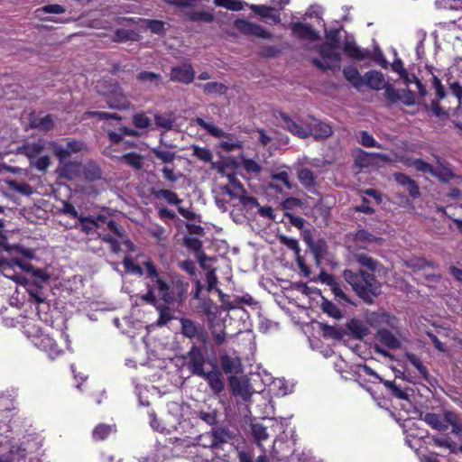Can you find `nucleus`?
<instances>
[{
    "mask_svg": "<svg viewBox=\"0 0 462 462\" xmlns=\"http://www.w3.org/2000/svg\"><path fill=\"white\" fill-rule=\"evenodd\" d=\"M326 42L317 47L321 59H313L312 63L323 71L334 70L340 68L341 53L340 50L349 57L363 60L369 57V51L362 50L354 41H350L348 35L345 40H341L340 31H325Z\"/></svg>",
    "mask_w": 462,
    "mask_h": 462,
    "instance_id": "obj_1",
    "label": "nucleus"
},
{
    "mask_svg": "<svg viewBox=\"0 0 462 462\" xmlns=\"http://www.w3.org/2000/svg\"><path fill=\"white\" fill-rule=\"evenodd\" d=\"M342 276L356 295L365 304L373 305L382 293V283L374 273L363 269L344 270Z\"/></svg>",
    "mask_w": 462,
    "mask_h": 462,
    "instance_id": "obj_2",
    "label": "nucleus"
},
{
    "mask_svg": "<svg viewBox=\"0 0 462 462\" xmlns=\"http://www.w3.org/2000/svg\"><path fill=\"white\" fill-rule=\"evenodd\" d=\"M291 0H270L267 5H251V18H254L269 26L280 25L284 29H290L292 23L291 12H286V5Z\"/></svg>",
    "mask_w": 462,
    "mask_h": 462,
    "instance_id": "obj_3",
    "label": "nucleus"
},
{
    "mask_svg": "<svg viewBox=\"0 0 462 462\" xmlns=\"http://www.w3.org/2000/svg\"><path fill=\"white\" fill-rule=\"evenodd\" d=\"M96 88L105 97L109 108L125 110L129 107V101L116 80L104 78L97 82Z\"/></svg>",
    "mask_w": 462,
    "mask_h": 462,
    "instance_id": "obj_4",
    "label": "nucleus"
},
{
    "mask_svg": "<svg viewBox=\"0 0 462 462\" xmlns=\"http://www.w3.org/2000/svg\"><path fill=\"white\" fill-rule=\"evenodd\" d=\"M323 14L324 8L319 5H310L300 16L291 13L292 23H290V29H315L316 27L327 29Z\"/></svg>",
    "mask_w": 462,
    "mask_h": 462,
    "instance_id": "obj_5",
    "label": "nucleus"
},
{
    "mask_svg": "<svg viewBox=\"0 0 462 462\" xmlns=\"http://www.w3.org/2000/svg\"><path fill=\"white\" fill-rule=\"evenodd\" d=\"M200 439H209V444H201L204 448H208L212 450L222 448L224 444L228 443L235 438V434L227 427L220 426L215 427L211 431L208 432L204 436H200Z\"/></svg>",
    "mask_w": 462,
    "mask_h": 462,
    "instance_id": "obj_6",
    "label": "nucleus"
},
{
    "mask_svg": "<svg viewBox=\"0 0 462 462\" xmlns=\"http://www.w3.org/2000/svg\"><path fill=\"white\" fill-rule=\"evenodd\" d=\"M180 322L181 326V333L184 337L189 339L197 338L201 343H207L208 336L202 324L196 323L186 318H181Z\"/></svg>",
    "mask_w": 462,
    "mask_h": 462,
    "instance_id": "obj_7",
    "label": "nucleus"
},
{
    "mask_svg": "<svg viewBox=\"0 0 462 462\" xmlns=\"http://www.w3.org/2000/svg\"><path fill=\"white\" fill-rule=\"evenodd\" d=\"M186 358L189 359L187 365L192 374L199 376L205 371L206 356L202 349L197 345L193 344L191 346L186 355Z\"/></svg>",
    "mask_w": 462,
    "mask_h": 462,
    "instance_id": "obj_8",
    "label": "nucleus"
},
{
    "mask_svg": "<svg viewBox=\"0 0 462 462\" xmlns=\"http://www.w3.org/2000/svg\"><path fill=\"white\" fill-rule=\"evenodd\" d=\"M219 362L222 371L226 374L235 376L243 373V365L241 358L236 354L228 355L226 350L220 351Z\"/></svg>",
    "mask_w": 462,
    "mask_h": 462,
    "instance_id": "obj_9",
    "label": "nucleus"
},
{
    "mask_svg": "<svg viewBox=\"0 0 462 462\" xmlns=\"http://www.w3.org/2000/svg\"><path fill=\"white\" fill-rule=\"evenodd\" d=\"M308 134L309 137L312 136L315 140H325L332 135V127L324 122L319 121L314 116H308Z\"/></svg>",
    "mask_w": 462,
    "mask_h": 462,
    "instance_id": "obj_10",
    "label": "nucleus"
},
{
    "mask_svg": "<svg viewBox=\"0 0 462 462\" xmlns=\"http://www.w3.org/2000/svg\"><path fill=\"white\" fill-rule=\"evenodd\" d=\"M199 376L207 381L211 392L214 394L219 395L221 393L224 392L225 383L223 380L222 373L220 370L217 369L216 364L213 365V370L209 372L204 371Z\"/></svg>",
    "mask_w": 462,
    "mask_h": 462,
    "instance_id": "obj_11",
    "label": "nucleus"
},
{
    "mask_svg": "<svg viewBox=\"0 0 462 462\" xmlns=\"http://www.w3.org/2000/svg\"><path fill=\"white\" fill-rule=\"evenodd\" d=\"M279 115L282 120V126L284 129L299 138L305 139L309 137L308 121L299 124L283 112H280Z\"/></svg>",
    "mask_w": 462,
    "mask_h": 462,
    "instance_id": "obj_12",
    "label": "nucleus"
},
{
    "mask_svg": "<svg viewBox=\"0 0 462 462\" xmlns=\"http://www.w3.org/2000/svg\"><path fill=\"white\" fill-rule=\"evenodd\" d=\"M170 77L172 81L189 84L194 79L195 72L190 64H182L172 67Z\"/></svg>",
    "mask_w": 462,
    "mask_h": 462,
    "instance_id": "obj_13",
    "label": "nucleus"
},
{
    "mask_svg": "<svg viewBox=\"0 0 462 462\" xmlns=\"http://www.w3.org/2000/svg\"><path fill=\"white\" fill-rule=\"evenodd\" d=\"M171 292L173 293L174 303H182L188 293L189 282H185L183 277L175 275L171 279Z\"/></svg>",
    "mask_w": 462,
    "mask_h": 462,
    "instance_id": "obj_14",
    "label": "nucleus"
},
{
    "mask_svg": "<svg viewBox=\"0 0 462 462\" xmlns=\"http://www.w3.org/2000/svg\"><path fill=\"white\" fill-rule=\"evenodd\" d=\"M393 178L399 185L405 188L412 199H417L420 196L419 185L408 175L402 172H396L393 174Z\"/></svg>",
    "mask_w": 462,
    "mask_h": 462,
    "instance_id": "obj_15",
    "label": "nucleus"
},
{
    "mask_svg": "<svg viewBox=\"0 0 462 462\" xmlns=\"http://www.w3.org/2000/svg\"><path fill=\"white\" fill-rule=\"evenodd\" d=\"M136 80L148 89H153L162 84V77L159 73L143 70L136 75Z\"/></svg>",
    "mask_w": 462,
    "mask_h": 462,
    "instance_id": "obj_16",
    "label": "nucleus"
},
{
    "mask_svg": "<svg viewBox=\"0 0 462 462\" xmlns=\"http://www.w3.org/2000/svg\"><path fill=\"white\" fill-rule=\"evenodd\" d=\"M80 164L76 162H64L59 164L57 171L59 175L67 180H73L79 176Z\"/></svg>",
    "mask_w": 462,
    "mask_h": 462,
    "instance_id": "obj_17",
    "label": "nucleus"
},
{
    "mask_svg": "<svg viewBox=\"0 0 462 462\" xmlns=\"http://www.w3.org/2000/svg\"><path fill=\"white\" fill-rule=\"evenodd\" d=\"M346 328L354 338L362 339L369 334L368 328L363 321L352 319L346 323Z\"/></svg>",
    "mask_w": 462,
    "mask_h": 462,
    "instance_id": "obj_18",
    "label": "nucleus"
},
{
    "mask_svg": "<svg viewBox=\"0 0 462 462\" xmlns=\"http://www.w3.org/2000/svg\"><path fill=\"white\" fill-rule=\"evenodd\" d=\"M354 258L359 265L366 268L372 273L379 272L380 267H382V264L377 260L365 253L355 254Z\"/></svg>",
    "mask_w": 462,
    "mask_h": 462,
    "instance_id": "obj_19",
    "label": "nucleus"
},
{
    "mask_svg": "<svg viewBox=\"0 0 462 462\" xmlns=\"http://www.w3.org/2000/svg\"><path fill=\"white\" fill-rule=\"evenodd\" d=\"M308 247L314 256L315 263L319 265L328 252L327 242L323 238H319L314 240Z\"/></svg>",
    "mask_w": 462,
    "mask_h": 462,
    "instance_id": "obj_20",
    "label": "nucleus"
},
{
    "mask_svg": "<svg viewBox=\"0 0 462 462\" xmlns=\"http://www.w3.org/2000/svg\"><path fill=\"white\" fill-rule=\"evenodd\" d=\"M154 283L161 294L162 300L167 305L173 304L174 298L172 296L173 293L171 292V285L162 277L155 280Z\"/></svg>",
    "mask_w": 462,
    "mask_h": 462,
    "instance_id": "obj_21",
    "label": "nucleus"
},
{
    "mask_svg": "<svg viewBox=\"0 0 462 462\" xmlns=\"http://www.w3.org/2000/svg\"><path fill=\"white\" fill-rule=\"evenodd\" d=\"M376 337L390 349H398L401 347V342L388 329L380 328L376 333Z\"/></svg>",
    "mask_w": 462,
    "mask_h": 462,
    "instance_id": "obj_22",
    "label": "nucleus"
},
{
    "mask_svg": "<svg viewBox=\"0 0 462 462\" xmlns=\"http://www.w3.org/2000/svg\"><path fill=\"white\" fill-rule=\"evenodd\" d=\"M229 383L234 395L241 396L245 401L251 397L248 385L242 383L236 376H230Z\"/></svg>",
    "mask_w": 462,
    "mask_h": 462,
    "instance_id": "obj_23",
    "label": "nucleus"
},
{
    "mask_svg": "<svg viewBox=\"0 0 462 462\" xmlns=\"http://www.w3.org/2000/svg\"><path fill=\"white\" fill-rule=\"evenodd\" d=\"M150 192L155 199H163L171 205H179L182 202V200L179 199L177 193L170 189H158L156 188H152Z\"/></svg>",
    "mask_w": 462,
    "mask_h": 462,
    "instance_id": "obj_24",
    "label": "nucleus"
},
{
    "mask_svg": "<svg viewBox=\"0 0 462 462\" xmlns=\"http://www.w3.org/2000/svg\"><path fill=\"white\" fill-rule=\"evenodd\" d=\"M365 79L366 85L375 90H380L384 87V77L382 72L371 70L365 73Z\"/></svg>",
    "mask_w": 462,
    "mask_h": 462,
    "instance_id": "obj_25",
    "label": "nucleus"
},
{
    "mask_svg": "<svg viewBox=\"0 0 462 462\" xmlns=\"http://www.w3.org/2000/svg\"><path fill=\"white\" fill-rule=\"evenodd\" d=\"M319 327L325 338L340 340L346 335L344 329L337 326H330L326 323L319 322Z\"/></svg>",
    "mask_w": 462,
    "mask_h": 462,
    "instance_id": "obj_26",
    "label": "nucleus"
},
{
    "mask_svg": "<svg viewBox=\"0 0 462 462\" xmlns=\"http://www.w3.org/2000/svg\"><path fill=\"white\" fill-rule=\"evenodd\" d=\"M175 116L173 113L169 114H156L154 116V122L157 128H162L164 131L173 129L175 125Z\"/></svg>",
    "mask_w": 462,
    "mask_h": 462,
    "instance_id": "obj_27",
    "label": "nucleus"
},
{
    "mask_svg": "<svg viewBox=\"0 0 462 462\" xmlns=\"http://www.w3.org/2000/svg\"><path fill=\"white\" fill-rule=\"evenodd\" d=\"M355 163L360 168H367L376 165L377 162L374 160V152L358 150L355 156Z\"/></svg>",
    "mask_w": 462,
    "mask_h": 462,
    "instance_id": "obj_28",
    "label": "nucleus"
},
{
    "mask_svg": "<svg viewBox=\"0 0 462 462\" xmlns=\"http://www.w3.org/2000/svg\"><path fill=\"white\" fill-rule=\"evenodd\" d=\"M116 431V426L115 424L100 423L93 430L92 438L97 441L104 440Z\"/></svg>",
    "mask_w": 462,
    "mask_h": 462,
    "instance_id": "obj_29",
    "label": "nucleus"
},
{
    "mask_svg": "<svg viewBox=\"0 0 462 462\" xmlns=\"http://www.w3.org/2000/svg\"><path fill=\"white\" fill-rule=\"evenodd\" d=\"M344 77L355 88H359L364 85V79L361 77L357 69L354 66H347L343 69Z\"/></svg>",
    "mask_w": 462,
    "mask_h": 462,
    "instance_id": "obj_30",
    "label": "nucleus"
},
{
    "mask_svg": "<svg viewBox=\"0 0 462 462\" xmlns=\"http://www.w3.org/2000/svg\"><path fill=\"white\" fill-rule=\"evenodd\" d=\"M420 420H424L431 428L438 430H446V421L442 420L441 415L432 412H427L424 415L420 414Z\"/></svg>",
    "mask_w": 462,
    "mask_h": 462,
    "instance_id": "obj_31",
    "label": "nucleus"
},
{
    "mask_svg": "<svg viewBox=\"0 0 462 462\" xmlns=\"http://www.w3.org/2000/svg\"><path fill=\"white\" fill-rule=\"evenodd\" d=\"M198 88H200L206 95H225L227 91V87L219 82H208L205 84H196Z\"/></svg>",
    "mask_w": 462,
    "mask_h": 462,
    "instance_id": "obj_32",
    "label": "nucleus"
},
{
    "mask_svg": "<svg viewBox=\"0 0 462 462\" xmlns=\"http://www.w3.org/2000/svg\"><path fill=\"white\" fill-rule=\"evenodd\" d=\"M31 127L42 130L50 131L53 128V118L51 115H46L42 117H36L31 120Z\"/></svg>",
    "mask_w": 462,
    "mask_h": 462,
    "instance_id": "obj_33",
    "label": "nucleus"
},
{
    "mask_svg": "<svg viewBox=\"0 0 462 462\" xmlns=\"http://www.w3.org/2000/svg\"><path fill=\"white\" fill-rule=\"evenodd\" d=\"M188 17L192 22L211 23L214 20V14L208 10H193L188 13Z\"/></svg>",
    "mask_w": 462,
    "mask_h": 462,
    "instance_id": "obj_34",
    "label": "nucleus"
},
{
    "mask_svg": "<svg viewBox=\"0 0 462 462\" xmlns=\"http://www.w3.org/2000/svg\"><path fill=\"white\" fill-rule=\"evenodd\" d=\"M120 161L134 168V170H141L143 165V158L141 154L136 152H129L121 156Z\"/></svg>",
    "mask_w": 462,
    "mask_h": 462,
    "instance_id": "obj_35",
    "label": "nucleus"
},
{
    "mask_svg": "<svg viewBox=\"0 0 462 462\" xmlns=\"http://www.w3.org/2000/svg\"><path fill=\"white\" fill-rule=\"evenodd\" d=\"M84 177L89 181H95L102 179V171L95 162H88L84 167Z\"/></svg>",
    "mask_w": 462,
    "mask_h": 462,
    "instance_id": "obj_36",
    "label": "nucleus"
},
{
    "mask_svg": "<svg viewBox=\"0 0 462 462\" xmlns=\"http://www.w3.org/2000/svg\"><path fill=\"white\" fill-rule=\"evenodd\" d=\"M194 122L197 125L200 126L202 129L207 131L210 135L214 137L220 138L226 135V133L222 129L215 126L212 124L207 123L204 119L200 117L195 118Z\"/></svg>",
    "mask_w": 462,
    "mask_h": 462,
    "instance_id": "obj_37",
    "label": "nucleus"
},
{
    "mask_svg": "<svg viewBox=\"0 0 462 462\" xmlns=\"http://www.w3.org/2000/svg\"><path fill=\"white\" fill-rule=\"evenodd\" d=\"M320 308L323 310V312H325L333 319H340L343 317L342 311L339 310V308L332 301L327 299H323L320 304Z\"/></svg>",
    "mask_w": 462,
    "mask_h": 462,
    "instance_id": "obj_38",
    "label": "nucleus"
},
{
    "mask_svg": "<svg viewBox=\"0 0 462 462\" xmlns=\"http://www.w3.org/2000/svg\"><path fill=\"white\" fill-rule=\"evenodd\" d=\"M196 417L203 420L210 426L217 423L218 411L216 409H208V411H198L195 412Z\"/></svg>",
    "mask_w": 462,
    "mask_h": 462,
    "instance_id": "obj_39",
    "label": "nucleus"
},
{
    "mask_svg": "<svg viewBox=\"0 0 462 462\" xmlns=\"http://www.w3.org/2000/svg\"><path fill=\"white\" fill-rule=\"evenodd\" d=\"M139 31H114L113 41L116 42H125L128 41H138Z\"/></svg>",
    "mask_w": 462,
    "mask_h": 462,
    "instance_id": "obj_40",
    "label": "nucleus"
},
{
    "mask_svg": "<svg viewBox=\"0 0 462 462\" xmlns=\"http://www.w3.org/2000/svg\"><path fill=\"white\" fill-rule=\"evenodd\" d=\"M192 156L197 157L199 160L210 162L213 159L212 152L207 147H200L199 145H191Z\"/></svg>",
    "mask_w": 462,
    "mask_h": 462,
    "instance_id": "obj_41",
    "label": "nucleus"
},
{
    "mask_svg": "<svg viewBox=\"0 0 462 462\" xmlns=\"http://www.w3.org/2000/svg\"><path fill=\"white\" fill-rule=\"evenodd\" d=\"M183 245L189 250L195 253V255L198 256L200 253H204L202 250V242L192 236H185L183 237Z\"/></svg>",
    "mask_w": 462,
    "mask_h": 462,
    "instance_id": "obj_42",
    "label": "nucleus"
},
{
    "mask_svg": "<svg viewBox=\"0 0 462 462\" xmlns=\"http://www.w3.org/2000/svg\"><path fill=\"white\" fill-rule=\"evenodd\" d=\"M23 149L24 154L28 157L29 161H32L40 156V154L43 152L44 144L41 142L32 143L26 144Z\"/></svg>",
    "mask_w": 462,
    "mask_h": 462,
    "instance_id": "obj_43",
    "label": "nucleus"
},
{
    "mask_svg": "<svg viewBox=\"0 0 462 462\" xmlns=\"http://www.w3.org/2000/svg\"><path fill=\"white\" fill-rule=\"evenodd\" d=\"M298 178L300 183L305 187H313L316 184L314 173L308 168L300 169L298 171Z\"/></svg>",
    "mask_w": 462,
    "mask_h": 462,
    "instance_id": "obj_44",
    "label": "nucleus"
},
{
    "mask_svg": "<svg viewBox=\"0 0 462 462\" xmlns=\"http://www.w3.org/2000/svg\"><path fill=\"white\" fill-rule=\"evenodd\" d=\"M404 356L414 367H416L423 378H429V373L426 366L423 365L420 359L415 354L407 352L405 353Z\"/></svg>",
    "mask_w": 462,
    "mask_h": 462,
    "instance_id": "obj_45",
    "label": "nucleus"
},
{
    "mask_svg": "<svg viewBox=\"0 0 462 462\" xmlns=\"http://www.w3.org/2000/svg\"><path fill=\"white\" fill-rule=\"evenodd\" d=\"M433 177H436L442 182H448L450 180L454 179L456 175L444 166H440L439 168L433 167V171L431 174Z\"/></svg>",
    "mask_w": 462,
    "mask_h": 462,
    "instance_id": "obj_46",
    "label": "nucleus"
},
{
    "mask_svg": "<svg viewBox=\"0 0 462 462\" xmlns=\"http://www.w3.org/2000/svg\"><path fill=\"white\" fill-rule=\"evenodd\" d=\"M78 220L80 222V231L88 235L93 230L98 228V225L94 221L93 216H80Z\"/></svg>",
    "mask_w": 462,
    "mask_h": 462,
    "instance_id": "obj_47",
    "label": "nucleus"
},
{
    "mask_svg": "<svg viewBox=\"0 0 462 462\" xmlns=\"http://www.w3.org/2000/svg\"><path fill=\"white\" fill-rule=\"evenodd\" d=\"M156 310L159 311L156 326L161 328L165 326L172 319V316L170 308L166 305L159 304V306H156Z\"/></svg>",
    "mask_w": 462,
    "mask_h": 462,
    "instance_id": "obj_48",
    "label": "nucleus"
},
{
    "mask_svg": "<svg viewBox=\"0 0 462 462\" xmlns=\"http://www.w3.org/2000/svg\"><path fill=\"white\" fill-rule=\"evenodd\" d=\"M151 152L159 160H161L164 163H171L172 162L175 158L176 154L171 151H165L162 150L158 147L152 148Z\"/></svg>",
    "mask_w": 462,
    "mask_h": 462,
    "instance_id": "obj_49",
    "label": "nucleus"
},
{
    "mask_svg": "<svg viewBox=\"0 0 462 462\" xmlns=\"http://www.w3.org/2000/svg\"><path fill=\"white\" fill-rule=\"evenodd\" d=\"M329 287L336 300H337L338 301L349 303L351 305H356L343 291L341 285L339 284V282H337V280Z\"/></svg>",
    "mask_w": 462,
    "mask_h": 462,
    "instance_id": "obj_50",
    "label": "nucleus"
},
{
    "mask_svg": "<svg viewBox=\"0 0 462 462\" xmlns=\"http://www.w3.org/2000/svg\"><path fill=\"white\" fill-rule=\"evenodd\" d=\"M406 165L413 167L416 171L431 174L433 166L421 159H414L406 162Z\"/></svg>",
    "mask_w": 462,
    "mask_h": 462,
    "instance_id": "obj_51",
    "label": "nucleus"
},
{
    "mask_svg": "<svg viewBox=\"0 0 462 462\" xmlns=\"http://www.w3.org/2000/svg\"><path fill=\"white\" fill-rule=\"evenodd\" d=\"M352 6H343L342 11L343 14L340 15L338 19H335V23L337 25L331 27L330 29H343V23H350L353 21V16L350 14V10Z\"/></svg>",
    "mask_w": 462,
    "mask_h": 462,
    "instance_id": "obj_52",
    "label": "nucleus"
},
{
    "mask_svg": "<svg viewBox=\"0 0 462 462\" xmlns=\"http://www.w3.org/2000/svg\"><path fill=\"white\" fill-rule=\"evenodd\" d=\"M217 6L225 7L232 11H240L244 7V3L239 0H214Z\"/></svg>",
    "mask_w": 462,
    "mask_h": 462,
    "instance_id": "obj_53",
    "label": "nucleus"
},
{
    "mask_svg": "<svg viewBox=\"0 0 462 462\" xmlns=\"http://www.w3.org/2000/svg\"><path fill=\"white\" fill-rule=\"evenodd\" d=\"M383 89L384 97L389 105H393L399 101L401 90L395 89L391 84H385Z\"/></svg>",
    "mask_w": 462,
    "mask_h": 462,
    "instance_id": "obj_54",
    "label": "nucleus"
},
{
    "mask_svg": "<svg viewBox=\"0 0 462 462\" xmlns=\"http://www.w3.org/2000/svg\"><path fill=\"white\" fill-rule=\"evenodd\" d=\"M252 434L257 442L265 440L268 438L266 428L260 423H254L251 426Z\"/></svg>",
    "mask_w": 462,
    "mask_h": 462,
    "instance_id": "obj_55",
    "label": "nucleus"
},
{
    "mask_svg": "<svg viewBox=\"0 0 462 462\" xmlns=\"http://www.w3.org/2000/svg\"><path fill=\"white\" fill-rule=\"evenodd\" d=\"M30 164L40 171H45L51 164V159L48 155L38 156L30 161Z\"/></svg>",
    "mask_w": 462,
    "mask_h": 462,
    "instance_id": "obj_56",
    "label": "nucleus"
},
{
    "mask_svg": "<svg viewBox=\"0 0 462 462\" xmlns=\"http://www.w3.org/2000/svg\"><path fill=\"white\" fill-rule=\"evenodd\" d=\"M359 143L365 147H375V148H383V146L378 143L375 139L366 131L360 132V140Z\"/></svg>",
    "mask_w": 462,
    "mask_h": 462,
    "instance_id": "obj_57",
    "label": "nucleus"
},
{
    "mask_svg": "<svg viewBox=\"0 0 462 462\" xmlns=\"http://www.w3.org/2000/svg\"><path fill=\"white\" fill-rule=\"evenodd\" d=\"M124 267L127 273H134L139 276L143 274L142 267L135 264L130 256H125L123 261Z\"/></svg>",
    "mask_w": 462,
    "mask_h": 462,
    "instance_id": "obj_58",
    "label": "nucleus"
},
{
    "mask_svg": "<svg viewBox=\"0 0 462 462\" xmlns=\"http://www.w3.org/2000/svg\"><path fill=\"white\" fill-rule=\"evenodd\" d=\"M87 115L89 117H96L98 120H117L120 121L122 119V116L116 114V113H108V112H100V111H89L87 112Z\"/></svg>",
    "mask_w": 462,
    "mask_h": 462,
    "instance_id": "obj_59",
    "label": "nucleus"
},
{
    "mask_svg": "<svg viewBox=\"0 0 462 462\" xmlns=\"http://www.w3.org/2000/svg\"><path fill=\"white\" fill-rule=\"evenodd\" d=\"M133 124L136 128L146 129L151 125V120L143 113H138L133 116Z\"/></svg>",
    "mask_w": 462,
    "mask_h": 462,
    "instance_id": "obj_60",
    "label": "nucleus"
},
{
    "mask_svg": "<svg viewBox=\"0 0 462 462\" xmlns=\"http://www.w3.org/2000/svg\"><path fill=\"white\" fill-rule=\"evenodd\" d=\"M354 239L356 242H369L374 243L377 241V237L365 229H360L354 235Z\"/></svg>",
    "mask_w": 462,
    "mask_h": 462,
    "instance_id": "obj_61",
    "label": "nucleus"
},
{
    "mask_svg": "<svg viewBox=\"0 0 462 462\" xmlns=\"http://www.w3.org/2000/svg\"><path fill=\"white\" fill-rule=\"evenodd\" d=\"M399 101L402 102L405 106L414 105L416 103V97L414 92L408 88L402 89Z\"/></svg>",
    "mask_w": 462,
    "mask_h": 462,
    "instance_id": "obj_62",
    "label": "nucleus"
},
{
    "mask_svg": "<svg viewBox=\"0 0 462 462\" xmlns=\"http://www.w3.org/2000/svg\"><path fill=\"white\" fill-rule=\"evenodd\" d=\"M140 299L156 308V306H159L158 300L154 294V288L152 286L148 285V291L146 293L140 296Z\"/></svg>",
    "mask_w": 462,
    "mask_h": 462,
    "instance_id": "obj_63",
    "label": "nucleus"
},
{
    "mask_svg": "<svg viewBox=\"0 0 462 462\" xmlns=\"http://www.w3.org/2000/svg\"><path fill=\"white\" fill-rule=\"evenodd\" d=\"M60 212L77 219L81 216L70 202L65 200L62 201V208Z\"/></svg>",
    "mask_w": 462,
    "mask_h": 462,
    "instance_id": "obj_64",
    "label": "nucleus"
}]
</instances>
